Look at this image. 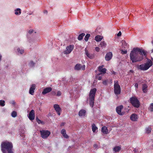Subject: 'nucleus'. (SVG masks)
I'll use <instances>...</instances> for the list:
<instances>
[{
	"label": "nucleus",
	"instance_id": "obj_3",
	"mask_svg": "<svg viewBox=\"0 0 153 153\" xmlns=\"http://www.w3.org/2000/svg\"><path fill=\"white\" fill-rule=\"evenodd\" d=\"M28 33L30 35H34V34H36V36L35 37H32V38H30L28 35H27V38L29 42L32 43L33 42H37L40 40V37L35 31L32 29H30L29 30Z\"/></svg>",
	"mask_w": 153,
	"mask_h": 153
},
{
	"label": "nucleus",
	"instance_id": "obj_39",
	"mask_svg": "<svg viewBox=\"0 0 153 153\" xmlns=\"http://www.w3.org/2000/svg\"><path fill=\"white\" fill-rule=\"evenodd\" d=\"M127 52V50H125L124 51L123 50H121V53L122 54H126Z\"/></svg>",
	"mask_w": 153,
	"mask_h": 153
},
{
	"label": "nucleus",
	"instance_id": "obj_21",
	"mask_svg": "<svg viewBox=\"0 0 153 153\" xmlns=\"http://www.w3.org/2000/svg\"><path fill=\"white\" fill-rule=\"evenodd\" d=\"M121 43L122 44V48H124L126 49L128 47V45L127 44L125 41L123 40H122L121 42Z\"/></svg>",
	"mask_w": 153,
	"mask_h": 153
},
{
	"label": "nucleus",
	"instance_id": "obj_6",
	"mask_svg": "<svg viewBox=\"0 0 153 153\" xmlns=\"http://www.w3.org/2000/svg\"><path fill=\"white\" fill-rule=\"evenodd\" d=\"M121 89L120 85L119 84L117 80L114 81V92L115 94L118 95L121 93Z\"/></svg>",
	"mask_w": 153,
	"mask_h": 153
},
{
	"label": "nucleus",
	"instance_id": "obj_41",
	"mask_svg": "<svg viewBox=\"0 0 153 153\" xmlns=\"http://www.w3.org/2000/svg\"><path fill=\"white\" fill-rule=\"evenodd\" d=\"M36 121H37V122L39 124H40L41 123V120H40L38 118H36Z\"/></svg>",
	"mask_w": 153,
	"mask_h": 153
},
{
	"label": "nucleus",
	"instance_id": "obj_49",
	"mask_svg": "<svg viewBox=\"0 0 153 153\" xmlns=\"http://www.w3.org/2000/svg\"><path fill=\"white\" fill-rule=\"evenodd\" d=\"M33 13V12H31L30 13H29L28 14L29 15H32Z\"/></svg>",
	"mask_w": 153,
	"mask_h": 153
},
{
	"label": "nucleus",
	"instance_id": "obj_17",
	"mask_svg": "<svg viewBox=\"0 0 153 153\" xmlns=\"http://www.w3.org/2000/svg\"><path fill=\"white\" fill-rule=\"evenodd\" d=\"M112 57V53L111 52H109L106 55L105 57V59L106 61H109L111 60Z\"/></svg>",
	"mask_w": 153,
	"mask_h": 153
},
{
	"label": "nucleus",
	"instance_id": "obj_34",
	"mask_svg": "<svg viewBox=\"0 0 153 153\" xmlns=\"http://www.w3.org/2000/svg\"><path fill=\"white\" fill-rule=\"evenodd\" d=\"M149 110L151 112L153 111V103H152L150 104L149 108Z\"/></svg>",
	"mask_w": 153,
	"mask_h": 153
},
{
	"label": "nucleus",
	"instance_id": "obj_47",
	"mask_svg": "<svg viewBox=\"0 0 153 153\" xmlns=\"http://www.w3.org/2000/svg\"><path fill=\"white\" fill-rule=\"evenodd\" d=\"M65 124V123H62L61 124L60 126H63Z\"/></svg>",
	"mask_w": 153,
	"mask_h": 153
},
{
	"label": "nucleus",
	"instance_id": "obj_32",
	"mask_svg": "<svg viewBox=\"0 0 153 153\" xmlns=\"http://www.w3.org/2000/svg\"><path fill=\"white\" fill-rule=\"evenodd\" d=\"M85 35V33H82L79 35V36L78 37V39L79 40H81L84 36Z\"/></svg>",
	"mask_w": 153,
	"mask_h": 153
},
{
	"label": "nucleus",
	"instance_id": "obj_19",
	"mask_svg": "<svg viewBox=\"0 0 153 153\" xmlns=\"http://www.w3.org/2000/svg\"><path fill=\"white\" fill-rule=\"evenodd\" d=\"M138 118V116L135 114H132L130 117L131 120L133 121H136Z\"/></svg>",
	"mask_w": 153,
	"mask_h": 153
},
{
	"label": "nucleus",
	"instance_id": "obj_8",
	"mask_svg": "<svg viewBox=\"0 0 153 153\" xmlns=\"http://www.w3.org/2000/svg\"><path fill=\"white\" fill-rule=\"evenodd\" d=\"M42 137L43 139L47 138L50 134L51 132L48 130H42L40 131Z\"/></svg>",
	"mask_w": 153,
	"mask_h": 153
},
{
	"label": "nucleus",
	"instance_id": "obj_2",
	"mask_svg": "<svg viewBox=\"0 0 153 153\" xmlns=\"http://www.w3.org/2000/svg\"><path fill=\"white\" fill-rule=\"evenodd\" d=\"M1 150L3 153H13V145L11 142L6 141L1 145Z\"/></svg>",
	"mask_w": 153,
	"mask_h": 153
},
{
	"label": "nucleus",
	"instance_id": "obj_46",
	"mask_svg": "<svg viewBox=\"0 0 153 153\" xmlns=\"http://www.w3.org/2000/svg\"><path fill=\"white\" fill-rule=\"evenodd\" d=\"M94 147L96 149L97 148L98 146L97 144H95L94 145Z\"/></svg>",
	"mask_w": 153,
	"mask_h": 153
},
{
	"label": "nucleus",
	"instance_id": "obj_15",
	"mask_svg": "<svg viewBox=\"0 0 153 153\" xmlns=\"http://www.w3.org/2000/svg\"><path fill=\"white\" fill-rule=\"evenodd\" d=\"M85 54L88 58L90 59H92L94 58V55L91 53H89L87 48H85Z\"/></svg>",
	"mask_w": 153,
	"mask_h": 153
},
{
	"label": "nucleus",
	"instance_id": "obj_24",
	"mask_svg": "<svg viewBox=\"0 0 153 153\" xmlns=\"http://www.w3.org/2000/svg\"><path fill=\"white\" fill-rule=\"evenodd\" d=\"M101 131L104 134H107L108 133L107 128L105 126L102 127Z\"/></svg>",
	"mask_w": 153,
	"mask_h": 153
},
{
	"label": "nucleus",
	"instance_id": "obj_29",
	"mask_svg": "<svg viewBox=\"0 0 153 153\" xmlns=\"http://www.w3.org/2000/svg\"><path fill=\"white\" fill-rule=\"evenodd\" d=\"M152 128L150 126H148L145 128V132L146 133L149 134L151 132Z\"/></svg>",
	"mask_w": 153,
	"mask_h": 153
},
{
	"label": "nucleus",
	"instance_id": "obj_20",
	"mask_svg": "<svg viewBox=\"0 0 153 153\" xmlns=\"http://www.w3.org/2000/svg\"><path fill=\"white\" fill-rule=\"evenodd\" d=\"M52 90V88L51 87H48L45 88L42 92V94H45L51 92Z\"/></svg>",
	"mask_w": 153,
	"mask_h": 153
},
{
	"label": "nucleus",
	"instance_id": "obj_45",
	"mask_svg": "<svg viewBox=\"0 0 153 153\" xmlns=\"http://www.w3.org/2000/svg\"><path fill=\"white\" fill-rule=\"evenodd\" d=\"M121 31H120L117 34V36H121Z\"/></svg>",
	"mask_w": 153,
	"mask_h": 153
},
{
	"label": "nucleus",
	"instance_id": "obj_22",
	"mask_svg": "<svg viewBox=\"0 0 153 153\" xmlns=\"http://www.w3.org/2000/svg\"><path fill=\"white\" fill-rule=\"evenodd\" d=\"M61 133L64 138H68L69 137V136L66 133V130L65 129H62L61 131Z\"/></svg>",
	"mask_w": 153,
	"mask_h": 153
},
{
	"label": "nucleus",
	"instance_id": "obj_38",
	"mask_svg": "<svg viewBox=\"0 0 153 153\" xmlns=\"http://www.w3.org/2000/svg\"><path fill=\"white\" fill-rule=\"evenodd\" d=\"M100 74H97L96 76V78L98 79L99 80H100L101 79L102 77L101 76H100Z\"/></svg>",
	"mask_w": 153,
	"mask_h": 153
},
{
	"label": "nucleus",
	"instance_id": "obj_1",
	"mask_svg": "<svg viewBox=\"0 0 153 153\" xmlns=\"http://www.w3.org/2000/svg\"><path fill=\"white\" fill-rule=\"evenodd\" d=\"M146 51L142 48H134L130 54V59L132 63L140 62L143 60V56H146Z\"/></svg>",
	"mask_w": 153,
	"mask_h": 153
},
{
	"label": "nucleus",
	"instance_id": "obj_14",
	"mask_svg": "<svg viewBox=\"0 0 153 153\" xmlns=\"http://www.w3.org/2000/svg\"><path fill=\"white\" fill-rule=\"evenodd\" d=\"M28 117L29 119L32 120H33L35 118V114L34 111L33 110H32L29 113Z\"/></svg>",
	"mask_w": 153,
	"mask_h": 153
},
{
	"label": "nucleus",
	"instance_id": "obj_9",
	"mask_svg": "<svg viewBox=\"0 0 153 153\" xmlns=\"http://www.w3.org/2000/svg\"><path fill=\"white\" fill-rule=\"evenodd\" d=\"M74 48V46L73 45H70L67 46L65 50L63 51V53L65 54H68L70 53Z\"/></svg>",
	"mask_w": 153,
	"mask_h": 153
},
{
	"label": "nucleus",
	"instance_id": "obj_52",
	"mask_svg": "<svg viewBox=\"0 0 153 153\" xmlns=\"http://www.w3.org/2000/svg\"><path fill=\"white\" fill-rule=\"evenodd\" d=\"M151 52H153V49H152L151 50Z\"/></svg>",
	"mask_w": 153,
	"mask_h": 153
},
{
	"label": "nucleus",
	"instance_id": "obj_33",
	"mask_svg": "<svg viewBox=\"0 0 153 153\" xmlns=\"http://www.w3.org/2000/svg\"><path fill=\"white\" fill-rule=\"evenodd\" d=\"M17 115V113L15 111H13L11 114V115L12 117H16Z\"/></svg>",
	"mask_w": 153,
	"mask_h": 153
},
{
	"label": "nucleus",
	"instance_id": "obj_10",
	"mask_svg": "<svg viewBox=\"0 0 153 153\" xmlns=\"http://www.w3.org/2000/svg\"><path fill=\"white\" fill-rule=\"evenodd\" d=\"M85 65H82L79 64H77L74 67V69L75 70L79 71L81 70L84 71L85 69Z\"/></svg>",
	"mask_w": 153,
	"mask_h": 153
},
{
	"label": "nucleus",
	"instance_id": "obj_28",
	"mask_svg": "<svg viewBox=\"0 0 153 153\" xmlns=\"http://www.w3.org/2000/svg\"><path fill=\"white\" fill-rule=\"evenodd\" d=\"M147 86L146 84L143 85L142 90L144 93H146L147 92Z\"/></svg>",
	"mask_w": 153,
	"mask_h": 153
},
{
	"label": "nucleus",
	"instance_id": "obj_43",
	"mask_svg": "<svg viewBox=\"0 0 153 153\" xmlns=\"http://www.w3.org/2000/svg\"><path fill=\"white\" fill-rule=\"evenodd\" d=\"M107 80H105L103 81L102 83L104 85H106L107 84Z\"/></svg>",
	"mask_w": 153,
	"mask_h": 153
},
{
	"label": "nucleus",
	"instance_id": "obj_25",
	"mask_svg": "<svg viewBox=\"0 0 153 153\" xmlns=\"http://www.w3.org/2000/svg\"><path fill=\"white\" fill-rule=\"evenodd\" d=\"M15 14L16 15H20L21 13V10L19 8H17L14 10Z\"/></svg>",
	"mask_w": 153,
	"mask_h": 153
},
{
	"label": "nucleus",
	"instance_id": "obj_44",
	"mask_svg": "<svg viewBox=\"0 0 153 153\" xmlns=\"http://www.w3.org/2000/svg\"><path fill=\"white\" fill-rule=\"evenodd\" d=\"M134 86L135 87L137 88L138 87V83H136L135 84V85H134Z\"/></svg>",
	"mask_w": 153,
	"mask_h": 153
},
{
	"label": "nucleus",
	"instance_id": "obj_11",
	"mask_svg": "<svg viewBox=\"0 0 153 153\" xmlns=\"http://www.w3.org/2000/svg\"><path fill=\"white\" fill-rule=\"evenodd\" d=\"M14 50L15 51L17 54H22L24 52L23 49L22 48H20L18 47H16L14 48Z\"/></svg>",
	"mask_w": 153,
	"mask_h": 153
},
{
	"label": "nucleus",
	"instance_id": "obj_23",
	"mask_svg": "<svg viewBox=\"0 0 153 153\" xmlns=\"http://www.w3.org/2000/svg\"><path fill=\"white\" fill-rule=\"evenodd\" d=\"M85 110L83 109H82L79 111V115L80 117H83L85 116Z\"/></svg>",
	"mask_w": 153,
	"mask_h": 153
},
{
	"label": "nucleus",
	"instance_id": "obj_42",
	"mask_svg": "<svg viewBox=\"0 0 153 153\" xmlns=\"http://www.w3.org/2000/svg\"><path fill=\"white\" fill-rule=\"evenodd\" d=\"M95 50L97 52H99L100 51V49L98 47H96L95 48Z\"/></svg>",
	"mask_w": 153,
	"mask_h": 153
},
{
	"label": "nucleus",
	"instance_id": "obj_48",
	"mask_svg": "<svg viewBox=\"0 0 153 153\" xmlns=\"http://www.w3.org/2000/svg\"><path fill=\"white\" fill-rule=\"evenodd\" d=\"M2 57V55L0 54V61H1Z\"/></svg>",
	"mask_w": 153,
	"mask_h": 153
},
{
	"label": "nucleus",
	"instance_id": "obj_31",
	"mask_svg": "<svg viewBox=\"0 0 153 153\" xmlns=\"http://www.w3.org/2000/svg\"><path fill=\"white\" fill-rule=\"evenodd\" d=\"M100 45L102 48H103L106 47V44L104 41H103L100 43Z\"/></svg>",
	"mask_w": 153,
	"mask_h": 153
},
{
	"label": "nucleus",
	"instance_id": "obj_27",
	"mask_svg": "<svg viewBox=\"0 0 153 153\" xmlns=\"http://www.w3.org/2000/svg\"><path fill=\"white\" fill-rule=\"evenodd\" d=\"M103 37L100 35H97L95 37V40L97 42H100L103 39Z\"/></svg>",
	"mask_w": 153,
	"mask_h": 153
},
{
	"label": "nucleus",
	"instance_id": "obj_50",
	"mask_svg": "<svg viewBox=\"0 0 153 153\" xmlns=\"http://www.w3.org/2000/svg\"><path fill=\"white\" fill-rule=\"evenodd\" d=\"M112 74H115L116 73H115L114 71H113L112 72Z\"/></svg>",
	"mask_w": 153,
	"mask_h": 153
},
{
	"label": "nucleus",
	"instance_id": "obj_13",
	"mask_svg": "<svg viewBox=\"0 0 153 153\" xmlns=\"http://www.w3.org/2000/svg\"><path fill=\"white\" fill-rule=\"evenodd\" d=\"M53 108L55 110L57 113L59 115H60L61 114L60 112L61 111V109L60 108L59 105L58 104H54L53 105Z\"/></svg>",
	"mask_w": 153,
	"mask_h": 153
},
{
	"label": "nucleus",
	"instance_id": "obj_37",
	"mask_svg": "<svg viewBox=\"0 0 153 153\" xmlns=\"http://www.w3.org/2000/svg\"><path fill=\"white\" fill-rule=\"evenodd\" d=\"M34 65V63L33 62L31 61L29 63V65L30 67H33Z\"/></svg>",
	"mask_w": 153,
	"mask_h": 153
},
{
	"label": "nucleus",
	"instance_id": "obj_5",
	"mask_svg": "<svg viewBox=\"0 0 153 153\" xmlns=\"http://www.w3.org/2000/svg\"><path fill=\"white\" fill-rule=\"evenodd\" d=\"M152 65V61L149 59L145 64L140 65L138 68L141 70L146 71L148 70Z\"/></svg>",
	"mask_w": 153,
	"mask_h": 153
},
{
	"label": "nucleus",
	"instance_id": "obj_16",
	"mask_svg": "<svg viewBox=\"0 0 153 153\" xmlns=\"http://www.w3.org/2000/svg\"><path fill=\"white\" fill-rule=\"evenodd\" d=\"M36 88V85L35 84H32L30 85L29 93L32 95H33L34 94V91Z\"/></svg>",
	"mask_w": 153,
	"mask_h": 153
},
{
	"label": "nucleus",
	"instance_id": "obj_51",
	"mask_svg": "<svg viewBox=\"0 0 153 153\" xmlns=\"http://www.w3.org/2000/svg\"><path fill=\"white\" fill-rule=\"evenodd\" d=\"M130 71L131 72H133V71L131 70Z\"/></svg>",
	"mask_w": 153,
	"mask_h": 153
},
{
	"label": "nucleus",
	"instance_id": "obj_36",
	"mask_svg": "<svg viewBox=\"0 0 153 153\" xmlns=\"http://www.w3.org/2000/svg\"><path fill=\"white\" fill-rule=\"evenodd\" d=\"M5 105V101L3 100H0V105L4 106Z\"/></svg>",
	"mask_w": 153,
	"mask_h": 153
},
{
	"label": "nucleus",
	"instance_id": "obj_26",
	"mask_svg": "<svg viewBox=\"0 0 153 153\" xmlns=\"http://www.w3.org/2000/svg\"><path fill=\"white\" fill-rule=\"evenodd\" d=\"M92 129L94 133H97L98 131V128L94 124H93L92 125Z\"/></svg>",
	"mask_w": 153,
	"mask_h": 153
},
{
	"label": "nucleus",
	"instance_id": "obj_40",
	"mask_svg": "<svg viewBox=\"0 0 153 153\" xmlns=\"http://www.w3.org/2000/svg\"><path fill=\"white\" fill-rule=\"evenodd\" d=\"M61 94H62V93H61V92L60 91H58L57 92V94L56 95L57 96H61Z\"/></svg>",
	"mask_w": 153,
	"mask_h": 153
},
{
	"label": "nucleus",
	"instance_id": "obj_12",
	"mask_svg": "<svg viewBox=\"0 0 153 153\" xmlns=\"http://www.w3.org/2000/svg\"><path fill=\"white\" fill-rule=\"evenodd\" d=\"M123 106L122 105L117 107L116 108V111L117 113L119 115H123L124 114L123 112H121V110L123 108Z\"/></svg>",
	"mask_w": 153,
	"mask_h": 153
},
{
	"label": "nucleus",
	"instance_id": "obj_54",
	"mask_svg": "<svg viewBox=\"0 0 153 153\" xmlns=\"http://www.w3.org/2000/svg\"><path fill=\"white\" fill-rule=\"evenodd\" d=\"M45 12H46V13H47V11H45Z\"/></svg>",
	"mask_w": 153,
	"mask_h": 153
},
{
	"label": "nucleus",
	"instance_id": "obj_7",
	"mask_svg": "<svg viewBox=\"0 0 153 153\" xmlns=\"http://www.w3.org/2000/svg\"><path fill=\"white\" fill-rule=\"evenodd\" d=\"M130 101L131 104L135 107L138 108L140 105V102L137 98L135 97L130 98Z\"/></svg>",
	"mask_w": 153,
	"mask_h": 153
},
{
	"label": "nucleus",
	"instance_id": "obj_35",
	"mask_svg": "<svg viewBox=\"0 0 153 153\" xmlns=\"http://www.w3.org/2000/svg\"><path fill=\"white\" fill-rule=\"evenodd\" d=\"M90 34H87L85 36L84 39L86 41H87L88 40V38L90 36Z\"/></svg>",
	"mask_w": 153,
	"mask_h": 153
},
{
	"label": "nucleus",
	"instance_id": "obj_30",
	"mask_svg": "<svg viewBox=\"0 0 153 153\" xmlns=\"http://www.w3.org/2000/svg\"><path fill=\"white\" fill-rule=\"evenodd\" d=\"M120 149L121 147L119 146H116L113 148V151L115 152H119Z\"/></svg>",
	"mask_w": 153,
	"mask_h": 153
},
{
	"label": "nucleus",
	"instance_id": "obj_4",
	"mask_svg": "<svg viewBox=\"0 0 153 153\" xmlns=\"http://www.w3.org/2000/svg\"><path fill=\"white\" fill-rule=\"evenodd\" d=\"M97 91L95 88H94L91 90L88 99L89 100L90 106L93 107L94 103L95 95Z\"/></svg>",
	"mask_w": 153,
	"mask_h": 153
},
{
	"label": "nucleus",
	"instance_id": "obj_18",
	"mask_svg": "<svg viewBox=\"0 0 153 153\" xmlns=\"http://www.w3.org/2000/svg\"><path fill=\"white\" fill-rule=\"evenodd\" d=\"M104 67V65H102L99 66L98 68V70L101 72V73L104 74L106 73V69L105 68H103Z\"/></svg>",
	"mask_w": 153,
	"mask_h": 153
},
{
	"label": "nucleus",
	"instance_id": "obj_53",
	"mask_svg": "<svg viewBox=\"0 0 153 153\" xmlns=\"http://www.w3.org/2000/svg\"><path fill=\"white\" fill-rule=\"evenodd\" d=\"M45 12H46V13H47V11H45Z\"/></svg>",
	"mask_w": 153,
	"mask_h": 153
}]
</instances>
